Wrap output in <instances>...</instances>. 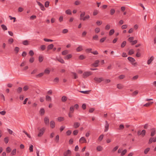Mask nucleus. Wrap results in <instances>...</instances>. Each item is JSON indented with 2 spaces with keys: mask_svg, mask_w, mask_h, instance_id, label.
Instances as JSON below:
<instances>
[{
  "mask_svg": "<svg viewBox=\"0 0 156 156\" xmlns=\"http://www.w3.org/2000/svg\"><path fill=\"white\" fill-rule=\"evenodd\" d=\"M45 128L44 127H43L40 129H39V128H38V129L39 130V132L37 135L38 136V137L41 136L44 134L45 131Z\"/></svg>",
  "mask_w": 156,
  "mask_h": 156,
  "instance_id": "f257e3e1",
  "label": "nucleus"
},
{
  "mask_svg": "<svg viewBox=\"0 0 156 156\" xmlns=\"http://www.w3.org/2000/svg\"><path fill=\"white\" fill-rule=\"evenodd\" d=\"M94 80L96 82L100 83L101 81H104V79L102 77L98 78L96 77L94 78Z\"/></svg>",
  "mask_w": 156,
  "mask_h": 156,
  "instance_id": "f03ea898",
  "label": "nucleus"
},
{
  "mask_svg": "<svg viewBox=\"0 0 156 156\" xmlns=\"http://www.w3.org/2000/svg\"><path fill=\"white\" fill-rule=\"evenodd\" d=\"M71 154L72 153L71 151L69 150H68L64 152L63 155L64 156H70Z\"/></svg>",
  "mask_w": 156,
  "mask_h": 156,
  "instance_id": "7ed1b4c3",
  "label": "nucleus"
},
{
  "mask_svg": "<svg viewBox=\"0 0 156 156\" xmlns=\"http://www.w3.org/2000/svg\"><path fill=\"white\" fill-rule=\"evenodd\" d=\"M91 74L92 73L90 72H85L83 74V78H85Z\"/></svg>",
  "mask_w": 156,
  "mask_h": 156,
  "instance_id": "20e7f679",
  "label": "nucleus"
},
{
  "mask_svg": "<svg viewBox=\"0 0 156 156\" xmlns=\"http://www.w3.org/2000/svg\"><path fill=\"white\" fill-rule=\"evenodd\" d=\"M38 5L39 6L41 9L42 11H44L45 10V8H44V5L40 3V2L37 1Z\"/></svg>",
  "mask_w": 156,
  "mask_h": 156,
  "instance_id": "39448f33",
  "label": "nucleus"
},
{
  "mask_svg": "<svg viewBox=\"0 0 156 156\" xmlns=\"http://www.w3.org/2000/svg\"><path fill=\"white\" fill-rule=\"evenodd\" d=\"M105 128L104 129L105 132H106L108 130L109 127V124L107 121H105Z\"/></svg>",
  "mask_w": 156,
  "mask_h": 156,
  "instance_id": "423d86ee",
  "label": "nucleus"
},
{
  "mask_svg": "<svg viewBox=\"0 0 156 156\" xmlns=\"http://www.w3.org/2000/svg\"><path fill=\"white\" fill-rule=\"evenodd\" d=\"M44 121L45 124L46 125H48L49 124V119L48 117H45L44 119Z\"/></svg>",
  "mask_w": 156,
  "mask_h": 156,
  "instance_id": "0eeeda50",
  "label": "nucleus"
},
{
  "mask_svg": "<svg viewBox=\"0 0 156 156\" xmlns=\"http://www.w3.org/2000/svg\"><path fill=\"white\" fill-rule=\"evenodd\" d=\"M99 62L100 61L99 60H96L94 63L91 64V65L94 67H97L98 66V64Z\"/></svg>",
  "mask_w": 156,
  "mask_h": 156,
  "instance_id": "6e6552de",
  "label": "nucleus"
},
{
  "mask_svg": "<svg viewBox=\"0 0 156 156\" xmlns=\"http://www.w3.org/2000/svg\"><path fill=\"white\" fill-rule=\"evenodd\" d=\"M54 47V45L52 44L49 45L47 47V51H48L49 50H51Z\"/></svg>",
  "mask_w": 156,
  "mask_h": 156,
  "instance_id": "1a4fd4ad",
  "label": "nucleus"
},
{
  "mask_svg": "<svg viewBox=\"0 0 156 156\" xmlns=\"http://www.w3.org/2000/svg\"><path fill=\"white\" fill-rule=\"evenodd\" d=\"M154 59V57L153 56H151L150 58L147 61V64H150L152 62L153 60Z\"/></svg>",
  "mask_w": 156,
  "mask_h": 156,
  "instance_id": "9d476101",
  "label": "nucleus"
},
{
  "mask_svg": "<svg viewBox=\"0 0 156 156\" xmlns=\"http://www.w3.org/2000/svg\"><path fill=\"white\" fill-rule=\"evenodd\" d=\"M79 141H80V142H81L82 143L86 142V139L84 137H81Z\"/></svg>",
  "mask_w": 156,
  "mask_h": 156,
  "instance_id": "9b49d317",
  "label": "nucleus"
},
{
  "mask_svg": "<svg viewBox=\"0 0 156 156\" xmlns=\"http://www.w3.org/2000/svg\"><path fill=\"white\" fill-rule=\"evenodd\" d=\"M56 60H57L62 63H65V62L63 59L60 58H56Z\"/></svg>",
  "mask_w": 156,
  "mask_h": 156,
  "instance_id": "f8f14e48",
  "label": "nucleus"
},
{
  "mask_svg": "<svg viewBox=\"0 0 156 156\" xmlns=\"http://www.w3.org/2000/svg\"><path fill=\"white\" fill-rule=\"evenodd\" d=\"M50 127L51 128H54L55 127V123L54 121H51L50 122Z\"/></svg>",
  "mask_w": 156,
  "mask_h": 156,
  "instance_id": "ddd939ff",
  "label": "nucleus"
},
{
  "mask_svg": "<svg viewBox=\"0 0 156 156\" xmlns=\"http://www.w3.org/2000/svg\"><path fill=\"white\" fill-rule=\"evenodd\" d=\"M72 57V55L70 54L65 56L64 57V58L65 60H68L69 58H71Z\"/></svg>",
  "mask_w": 156,
  "mask_h": 156,
  "instance_id": "4468645a",
  "label": "nucleus"
},
{
  "mask_svg": "<svg viewBox=\"0 0 156 156\" xmlns=\"http://www.w3.org/2000/svg\"><path fill=\"white\" fill-rule=\"evenodd\" d=\"M80 125V124L78 122H76L74 123L73 125V127L75 128H77Z\"/></svg>",
  "mask_w": 156,
  "mask_h": 156,
  "instance_id": "2eb2a0df",
  "label": "nucleus"
},
{
  "mask_svg": "<svg viewBox=\"0 0 156 156\" xmlns=\"http://www.w3.org/2000/svg\"><path fill=\"white\" fill-rule=\"evenodd\" d=\"M127 59L131 62H133L135 61V59L131 57H128L127 58Z\"/></svg>",
  "mask_w": 156,
  "mask_h": 156,
  "instance_id": "dca6fc26",
  "label": "nucleus"
},
{
  "mask_svg": "<svg viewBox=\"0 0 156 156\" xmlns=\"http://www.w3.org/2000/svg\"><path fill=\"white\" fill-rule=\"evenodd\" d=\"M44 74V73H41L39 74L36 75V77L37 78H40L43 76Z\"/></svg>",
  "mask_w": 156,
  "mask_h": 156,
  "instance_id": "f3484780",
  "label": "nucleus"
},
{
  "mask_svg": "<svg viewBox=\"0 0 156 156\" xmlns=\"http://www.w3.org/2000/svg\"><path fill=\"white\" fill-rule=\"evenodd\" d=\"M151 130L152 131L151 133V136H153L155 135L156 133V132L155 129L154 128L152 129H151Z\"/></svg>",
  "mask_w": 156,
  "mask_h": 156,
  "instance_id": "a211bd4d",
  "label": "nucleus"
},
{
  "mask_svg": "<svg viewBox=\"0 0 156 156\" xmlns=\"http://www.w3.org/2000/svg\"><path fill=\"white\" fill-rule=\"evenodd\" d=\"M41 115H43L45 112V111L44 108H41L39 111Z\"/></svg>",
  "mask_w": 156,
  "mask_h": 156,
  "instance_id": "6ab92c4d",
  "label": "nucleus"
},
{
  "mask_svg": "<svg viewBox=\"0 0 156 156\" xmlns=\"http://www.w3.org/2000/svg\"><path fill=\"white\" fill-rule=\"evenodd\" d=\"M83 50V48H82V46H80L78 47L76 49V50L77 52H79Z\"/></svg>",
  "mask_w": 156,
  "mask_h": 156,
  "instance_id": "aec40b11",
  "label": "nucleus"
},
{
  "mask_svg": "<svg viewBox=\"0 0 156 156\" xmlns=\"http://www.w3.org/2000/svg\"><path fill=\"white\" fill-rule=\"evenodd\" d=\"M74 111V107L73 106H72L70 107L69 109L70 113H73Z\"/></svg>",
  "mask_w": 156,
  "mask_h": 156,
  "instance_id": "412c9836",
  "label": "nucleus"
},
{
  "mask_svg": "<svg viewBox=\"0 0 156 156\" xmlns=\"http://www.w3.org/2000/svg\"><path fill=\"white\" fill-rule=\"evenodd\" d=\"M22 43L25 45H27L29 44V41L27 40L23 41Z\"/></svg>",
  "mask_w": 156,
  "mask_h": 156,
  "instance_id": "4be33fe9",
  "label": "nucleus"
},
{
  "mask_svg": "<svg viewBox=\"0 0 156 156\" xmlns=\"http://www.w3.org/2000/svg\"><path fill=\"white\" fill-rule=\"evenodd\" d=\"M123 87L122 84H118L117 85V87L119 89H121L123 88Z\"/></svg>",
  "mask_w": 156,
  "mask_h": 156,
  "instance_id": "5701e85b",
  "label": "nucleus"
},
{
  "mask_svg": "<svg viewBox=\"0 0 156 156\" xmlns=\"http://www.w3.org/2000/svg\"><path fill=\"white\" fill-rule=\"evenodd\" d=\"M90 16L89 15H87L83 18L82 20H83V21H85L89 19L90 18Z\"/></svg>",
  "mask_w": 156,
  "mask_h": 156,
  "instance_id": "b1692460",
  "label": "nucleus"
},
{
  "mask_svg": "<svg viewBox=\"0 0 156 156\" xmlns=\"http://www.w3.org/2000/svg\"><path fill=\"white\" fill-rule=\"evenodd\" d=\"M22 90V88L21 87H19L17 89L16 91L17 92L20 94V93Z\"/></svg>",
  "mask_w": 156,
  "mask_h": 156,
  "instance_id": "393cba45",
  "label": "nucleus"
},
{
  "mask_svg": "<svg viewBox=\"0 0 156 156\" xmlns=\"http://www.w3.org/2000/svg\"><path fill=\"white\" fill-rule=\"evenodd\" d=\"M46 100L48 101H51V98L50 96L48 95H46Z\"/></svg>",
  "mask_w": 156,
  "mask_h": 156,
  "instance_id": "a878e982",
  "label": "nucleus"
},
{
  "mask_svg": "<svg viewBox=\"0 0 156 156\" xmlns=\"http://www.w3.org/2000/svg\"><path fill=\"white\" fill-rule=\"evenodd\" d=\"M50 72V70L48 68L46 69L44 71V74L45 73L46 74H49Z\"/></svg>",
  "mask_w": 156,
  "mask_h": 156,
  "instance_id": "bb28decb",
  "label": "nucleus"
},
{
  "mask_svg": "<svg viewBox=\"0 0 156 156\" xmlns=\"http://www.w3.org/2000/svg\"><path fill=\"white\" fill-rule=\"evenodd\" d=\"M1 27L4 30H7V28L6 26L4 24H2Z\"/></svg>",
  "mask_w": 156,
  "mask_h": 156,
  "instance_id": "cd10ccee",
  "label": "nucleus"
},
{
  "mask_svg": "<svg viewBox=\"0 0 156 156\" xmlns=\"http://www.w3.org/2000/svg\"><path fill=\"white\" fill-rule=\"evenodd\" d=\"M85 58L86 56L83 55H80L79 57V58L80 60H83Z\"/></svg>",
  "mask_w": 156,
  "mask_h": 156,
  "instance_id": "c85d7f7f",
  "label": "nucleus"
},
{
  "mask_svg": "<svg viewBox=\"0 0 156 156\" xmlns=\"http://www.w3.org/2000/svg\"><path fill=\"white\" fill-rule=\"evenodd\" d=\"M119 146H115V147H114L113 148V149L112 151V152H115V151H116L119 148Z\"/></svg>",
  "mask_w": 156,
  "mask_h": 156,
  "instance_id": "c756f323",
  "label": "nucleus"
},
{
  "mask_svg": "<svg viewBox=\"0 0 156 156\" xmlns=\"http://www.w3.org/2000/svg\"><path fill=\"white\" fill-rule=\"evenodd\" d=\"M16 149H13L11 153V155H15L16 153Z\"/></svg>",
  "mask_w": 156,
  "mask_h": 156,
  "instance_id": "7c9ffc66",
  "label": "nucleus"
},
{
  "mask_svg": "<svg viewBox=\"0 0 156 156\" xmlns=\"http://www.w3.org/2000/svg\"><path fill=\"white\" fill-rule=\"evenodd\" d=\"M67 100V98L66 96H64L62 97V102H65Z\"/></svg>",
  "mask_w": 156,
  "mask_h": 156,
  "instance_id": "2f4dec72",
  "label": "nucleus"
},
{
  "mask_svg": "<svg viewBox=\"0 0 156 156\" xmlns=\"http://www.w3.org/2000/svg\"><path fill=\"white\" fill-rule=\"evenodd\" d=\"M127 152V150L126 149H125L123 151H122V153H121V156H123Z\"/></svg>",
  "mask_w": 156,
  "mask_h": 156,
  "instance_id": "473e14b6",
  "label": "nucleus"
},
{
  "mask_svg": "<svg viewBox=\"0 0 156 156\" xmlns=\"http://www.w3.org/2000/svg\"><path fill=\"white\" fill-rule=\"evenodd\" d=\"M43 60V57L41 55H40L39 57V61L40 62H42Z\"/></svg>",
  "mask_w": 156,
  "mask_h": 156,
  "instance_id": "72a5a7b5",
  "label": "nucleus"
},
{
  "mask_svg": "<svg viewBox=\"0 0 156 156\" xmlns=\"http://www.w3.org/2000/svg\"><path fill=\"white\" fill-rule=\"evenodd\" d=\"M49 2L48 1H47L45 2L44 4L46 8L48 7V6H49Z\"/></svg>",
  "mask_w": 156,
  "mask_h": 156,
  "instance_id": "f704fd0d",
  "label": "nucleus"
},
{
  "mask_svg": "<svg viewBox=\"0 0 156 156\" xmlns=\"http://www.w3.org/2000/svg\"><path fill=\"white\" fill-rule=\"evenodd\" d=\"M106 37H103L101 38L100 40V42L101 43H103V42H104L105 41V40L106 39Z\"/></svg>",
  "mask_w": 156,
  "mask_h": 156,
  "instance_id": "c9c22d12",
  "label": "nucleus"
},
{
  "mask_svg": "<svg viewBox=\"0 0 156 156\" xmlns=\"http://www.w3.org/2000/svg\"><path fill=\"white\" fill-rule=\"evenodd\" d=\"M55 140L56 141V143H58L59 140V136L58 135H57L55 136Z\"/></svg>",
  "mask_w": 156,
  "mask_h": 156,
  "instance_id": "e433bc0d",
  "label": "nucleus"
},
{
  "mask_svg": "<svg viewBox=\"0 0 156 156\" xmlns=\"http://www.w3.org/2000/svg\"><path fill=\"white\" fill-rule=\"evenodd\" d=\"M68 53V51L67 50L64 51L62 52V54L63 55H65L67 54Z\"/></svg>",
  "mask_w": 156,
  "mask_h": 156,
  "instance_id": "4c0bfd02",
  "label": "nucleus"
},
{
  "mask_svg": "<svg viewBox=\"0 0 156 156\" xmlns=\"http://www.w3.org/2000/svg\"><path fill=\"white\" fill-rule=\"evenodd\" d=\"M150 148H149V147H148L144 151V153L145 154H147V153H148V152H149V151H150Z\"/></svg>",
  "mask_w": 156,
  "mask_h": 156,
  "instance_id": "58836bf2",
  "label": "nucleus"
},
{
  "mask_svg": "<svg viewBox=\"0 0 156 156\" xmlns=\"http://www.w3.org/2000/svg\"><path fill=\"white\" fill-rule=\"evenodd\" d=\"M20 48L18 47H16L14 49V51H16V53L17 54L19 51Z\"/></svg>",
  "mask_w": 156,
  "mask_h": 156,
  "instance_id": "ea45409f",
  "label": "nucleus"
},
{
  "mask_svg": "<svg viewBox=\"0 0 156 156\" xmlns=\"http://www.w3.org/2000/svg\"><path fill=\"white\" fill-rule=\"evenodd\" d=\"M23 132L29 138H31V136L30 135L28 134L25 130H23Z\"/></svg>",
  "mask_w": 156,
  "mask_h": 156,
  "instance_id": "a19ab883",
  "label": "nucleus"
},
{
  "mask_svg": "<svg viewBox=\"0 0 156 156\" xmlns=\"http://www.w3.org/2000/svg\"><path fill=\"white\" fill-rule=\"evenodd\" d=\"M115 12V10L113 9H112L110 10V14L111 15H113Z\"/></svg>",
  "mask_w": 156,
  "mask_h": 156,
  "instance_id": "79ce46f5",
  "label": "nucleus"
},
{
  "mask_svg": "<svg viewBox=\"0 0 156 156\" xmlns=\"http://www.w3.org/2000/svg\"><path fill=\"white\" fill-rule=\"evenodd\" d=\"M100 29L99 28V27H97L94 30L95 32L96 33H98L99 32H100Z\"/></svg>",
  "mask_w": 156,
  "mask_h": 156,
  "instance_id": "37998d69",
  "label": "nucleus"
},
{
  "mask_svg": "<svg viewBox=\"0 0 156 156\" xmlns=\"http://www.w3.org/2000/svg\"><path fill=\"white\" fill-rule=\"evenodd\" d=\"M153 103V102H148V103L145 104V105H144V106H146V107H148V106H149L150 105H151L152 103Z\"/></svg>",
  "mask_w": 156,
  "mask_h": 156,
  "instance_id": "c03bdc74",
  "label": "nucleus"
},
{
  "mask_svg": "<svg viewBox=\"0 0 156 156\" xmlns=\"http://www.w3.org/2000/svg\"><path fill=\"white\" fill-rule=\"evenodd\" d=\"M134 53V51L133 49H131L129 50V55H132Z\"/></svg>",
  "mask_w": 156,
  "mask_h": 156,
  "instance_id": "a18cd8bd",
  "label": "nucleus"
},
{
  "mask_svg": "<svg viewBox=\"0 0 156 156\" xmlns=\"http://www.w3.org/2000/svg\"><path fill=\"white\" fill-rule=\"evenodd\" d=\"M66 13L68 15H71L72 12L71 10L70 9H68L66 11Z\"/></svg>",
  "mask_w": 156,
  "mask_h": 156,
  "instance_id": "49530a36",
  "label": "nucleus"
},
{
  "mask_svg": "<svg viewBox=\"0 0 156 156\" xmlns=\"http://www.w3.org/2000/svg\"><path fill=\"white\" fill-rule=\"evenodd\" d=\"M97 150L98 151H101L102 150V147L100 146H98L97 147Z\"/></svg>",
  "mask_w": 156,
  "mask_h": 156,
  "instance_id": "de8ad7c7",
  "label": "nucleus"
},
{
  "mask_svg": "<svg viewBox=\"0 0 156 156\" xmlns=\"http://www.w3.org/2000/svg\"><path fill=\"white\" fill-rule=\"evenodd\" d=\"M114 33V30L112 29L110 31L109 34L110 36L112 35Z\"/></svg>",
  "mask_w": 156,
  "mask_h": 156,
  "instance_id": "09e8293b",
  "label": "nucleus"
},
{
  "mask_svg": "<svg viewBox=\"0 0 156 156\" xmlns=\"http://www.w3.org/2000/svg\"><path fill=\"white\" fill-rule=\"evenodd\" d=\"M98 37L97 35H95L93 36V39L94 40L97 41L98 40Z\"/></svg>",
  "mask_w": 156,
  "mask_h": 156,
  "instance_id": "8fccbe9b",
  "label": "nucleus"
},
{
  "mask_svg": "<svg viewBox=\"0 0 156 156\" xmlns=\"http://www.w3.org/2000/svg\"><path fill=\"white\" fill-rule=\"evenodd\" d=\"M85 15V12H83L80 15V20H82L83 17Z\"/></svg>",
  "mask_w": 156,
  "mask_h": 156,
  "instance_id": "3c124183",
  "label": "nucleus"
},
{
  "mask_svg": "<svg viewBox=\"0 0 156 156\" xmlns=\"http://www.w3.org/2000/svg\"><path fill=\"white\" fill-rule=\"evenodd\" d=\"M154 140V138L151 137L149 140V141L148 142V144H150L152 143L153 142V140Z\"/></svg>",
  "mask_w": 156,
  "mask_h": 156,
  "instance_id": "603ef678",
  "label": "nucleus"
},
{
  "mask_svg": "<svg viewBox=\"0 0 156 156\" xmlns=\"http://www.w3.org/2000/svg\"><path fill=\"white\" fill-rule=\"evenodd\" d=\"M4 141L6 144H7L9 141V137H6L4 139Z\"/></svg>",
  "mask_w": 156,
  "mask_h": 156,
  "instance_id": "864d4df0",
  "label": "nucleus"
},
{
  "mask_svg": "<svg viewBox=\"0 0 156 156\" xmlns=\"http://www.w3.org/2000/svg\"><path fill=\"white\" fill-rule=\"evenodd\" d=\"M126 44V41H123L121 44V47L122 48H124Z\"/></svg>",
  "mask_w": 156,
  "mask_h": 156,
  "instance_id": "5fc2aeb1",
  "label": "nucleus"
},
{
  "mask_svg": "<svg viewBox=\"0 0 156 156\" xmlns=\"http://www.w3.org/2000/svg\"><path fill=\"white\" fill-rule=\"evenodd\" d=\"M92 49L91 48H89L85 50L86 51L87 53H91V52H92L91 51Z\"/></svg>",
  "mask_w": 156,
  "mask_h": 156,
  "instance_id": "6e6d98bb",
  "label": "nucleus"
},
{
  "mask_svg": "<svg viewBox=\"0 0 156 156\" xmlns=\"http://www.w3.org/2000/svg\"><path fill=\"white\" fill-rule=\"evenodd\" d=\"M72 73L74 76V79H76L78 78V76L77 75V74L76 73L74 72H72Z\"/></svg>",
  "mask_w": 156,
  "mask_h": 156,
  "instance_id": "4d7b16f0",
  "label": "nucleus"
},
{
  "mask_svg": "<svg viewBox=\"0 0 156 156\" xmlns=\"http://www.w3.org/2000/svg\"><path fill=\"white\" fill-rule=\"evenodd\" d=\"M58 121L61 122L64 120V118L63 117H59L58 118Z\"/></svg>",
  "mask_w": 156,
  "mask_h": 156,
  "instance_id": "13d9d810",
  "label": "nucleus"
},
{
  "mask_svg": "<svg viewBox=\"0 0 156 156\" xmlns=\"http://www.w3.org/2000/svg\"><path fill=\"white\" fill-rule=\"evenodd\" d=\"M33 145H31L29 147V150L30 152H32L33 151Z\"/></svg>",
  "mask_w": 156,
  "mask_h": 156,
  "instance_id": "bf43d9fd",
  "label": "nucleus"
},
{
  "mask_svg": "<svg viewBox=\"0 0 156 156\" xmlns=\"http://www.w3.org/2000/svg\"><path fill=\"white\" fill-rule=\"evenodd\" d=\"M6 151L7 153H9L11 152V149L9 147H7L6 149Z\"/></svg>",
  "mask_w": 156,
  "mask_h": 156,
  "instance_id": "052dcab7",
  "label": "nucleus"
},
{
  "mask_svg": "<svg viewBox=\"0 0 156 156\" xmlns=\"http://www.w3.org/2000/svg\"><path fill=\"white\" fill-rule=\"evenodd\" d=\"M28 89L29 87L27 85L24 86L23 88V90L25 91L27 90Z\"/></svg>",
  "mask_w": 156,
  "mask_h": 156,
  "instance_id": "680f3d73",
  "label": "nucleus"
},
{
  "mask_svg": "<svg viewBox=\"0 0 156 156\" xmlns=\"http://www.w3.org/2000/svg\"><path fill=\"white\" fill-rule=\"evenodd\" d=\"M141 135H142L144 136H145L146 133V131L145 130H143L141 132Z\"/></svg>",
  "mask_w": 156,
  "mask_h": 156,
  "instance_id": "e2e57ef3",
  "label": "nucleus"
},
{
  "mask_svg": "<svg viewBox=\"0 0 156 156\" xmlns=\"http://www.w3.org/2000/svg\"><path fill=\"white\" fill-rule=\"evenodd\" d=\"M97 24L98 26H100L101 24L102 23V22L101 21H100L99 20H98L96 23Z\"/></svg>",
  "mask_w": 156,
  "mask_h": 156,
  "instance_id": "0e129e2a",
  "label": "nucleus"
},
{
  "mask_svg": "<svg viewBox=\"0 0 156 156\" xmlns=\"http://www.w3.org/2000/svg\"><path fill=\"white\" fill-rule=\"evenodd\" d=\"M78 133V131L77 130H75L73 131V133L74 135H76Z\"/></svg>",
  "mask_w": 156,
  "mask_h": 156,
  "instance_id": "69168bd1",
  "label": "nucleus"
},
{
  "mask_svg": "<svg viewBox=\"0 0 156 156\" xmlns=\"http://www.w3.org/2000/svg\"><path fill=\"white\" fill-rule=\"evenodd\" d=\"M45 48L46 46L45 45H42L41 46V48L42 51H43L45 49Z\"/></svg>",
  "mask_w": 156,
  "mask_h": 156,
  "instance_id": "338daca9",
  "label": "nucleus"
},
{
  "mask_svg": "<svg viewBox=\"0 0 156 156\" xmlns=\"http://www.w3.org/2000/svg\"><path fill=\"white\" fill-rule=\"evenodd\" d=\"M111 81L109 79H106L104 80V82L105 83L107 84L110 82Z\"/></svg>",
  "mask_w": 156,
  "mask_h": 156,
  "instance_id": "774afa93",
  "label": "nucleus"
}]
</instances>
